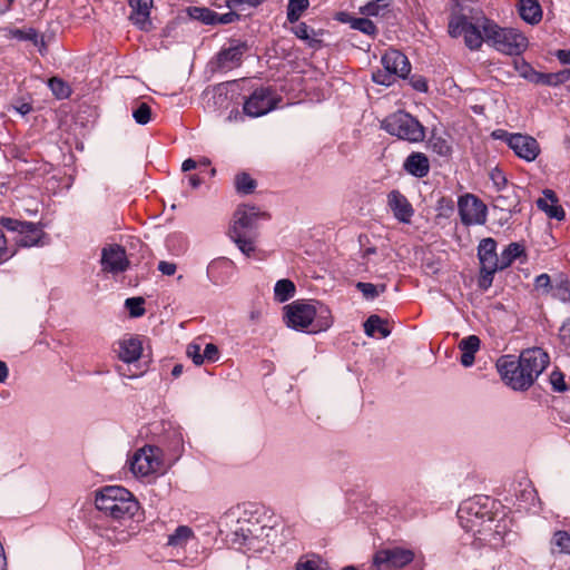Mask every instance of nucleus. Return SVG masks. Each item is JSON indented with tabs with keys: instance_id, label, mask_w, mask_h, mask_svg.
<instances>
[{
	"instance_id": "64",
	"label": "nucleus",
	"mask_w": 570,
	"mask_h": 570,
	"mask_svg": "<svg viewBox=\"0 0 570 570\" xmlns=\"http://www.w3.org/2000/svg\"><path fill=\"white\" fill-rule=\"evenodd\" d=\"M491 136L494 139L502 140V141L507 142V145L510 147L512 144V139L514 137H517V134L508 132L504 129H495L492 131Z\"/></svg>"
},
{
	"instance_id": "18",
	"label": "nucleus",
	"mask_w": 570,
	"mask_h": 570,
	"mask_svg": "<svg viewBox=\"0 0 570 570\" xmlns=\"http://www.w3.org/2000/svg\"><path fill=\"white\" fill-rule=\"evenodd\" d=\"M382 66L394 76L405 79L411 72L407 57L396 49H389L381 58Z\"/></svg>"
},
{
	"instance_id": "34",
	"label": "nucleus",
	"mask_w": 570,
	"mask_h": 570,
	"mask_svg": "<svg viewBox=\"0 0 570 570\" xmlns=\"http://www.w3.org/2000/svg\"><path fill=\"white\" fill-rule=\"evenodd\" d=\"M519 205L520 199L514 190L511 194L499 195L493 200L494 209L507 210L510 215L519 213L521 210Z\"/></svg>"
},
{
	"instance_id": "21",
	"label": "nucleus",
	"mask_w": 570,
	"mask_h": 570,
	"mask_svg": "<svg viewBox=\"0 0 570 570\" xmlns=\"http://www.w3.org/2000/svg\"><path fill=\"white\" fill-rule=\"evenodd\" d=\"M510 148L519 158L525 161H533L540 154L538 141L529 135L517 134V137L512 139Z\"/></svg>"
},
{
	"instance_id": "23",
	"label": "nucleus",
	"mask_w": 570,
	"mask_h": 570,
	"mask_svg": "<svg viewBox=\"0 0 570 570\" xmlns=\"http://www.w3.org/2000/svg\"><path fill=\"white\" fill-rule=\"evenodd\" d=\"M403 169L416 178H423L430 173V161L425 154L411 153L403 163Z\"/></svg>"
},
{
	"instance_id": "50",
	"label": "nucleus",
	"mask_w": 570,
	"mask_h": 570,
	"mask_svg": "<svg viewBox=\"0 0 570 570\" xmlns=\"http://www.w3.org/2000/svg\"><path fill=\"white\" fill-rule=\"evenodd\" d=\"M481 341L476 335H469L462 338L459 343L461 352H469L475 354L480 348Z\"/></svg>"
},
{
	"instance_id": "37",
	"label": "nucleus",
	"mask_w": 570,
	"mask_h": 570,
	"mask_svg": "<svg viewBox=\"0 0 570 570\" xmlns=\"http://www.w3.org/2000/svg\"><path fill=\"white\" fill-rule=\"evenodd\" d=\"M295 284L291 279H279L274 287V297L277 302L284 303L291 299L295 295Z\"/></svg>"
},
{
	"instance_id": "47",
	"label": "nucleus",
	"mask_w": 570,
	"mask_h": 570,
	"mask_svg": "<svg viewBox=\"0 0 570 570\" xmlns=\"http://www.w3.org/2000/svg\"><path fill=\"white\" fill-rule=\"evenodd\" d=\"M132 117L139 125H146L151 119V108L146 102H140L134 110Z\"/></svg>"
},
{
	"instance_id": "25",
	"label": "nucleus",
	"mask_w": 570,
	"mask_h": 570,
	"mask_svg": "<svg viewBox=\"0 0 570 570\" xmlns=\"http://www.w3.org/2000/svg\"><path fill=\"white\" fill-rule=\"evenodd\" d=\"M142 343L138 336H130L119 341L118 357L125 363H132L140 358Z\"/></svg>"
},
{
	"instance_id": "15",
	"label": "nucleus",
	"mask_w": 570,
	"mask_h": 570,
	"mask_svg": "<svg viewBox=\"0 0 570 570\" xmlns=\"http://www.w3.org/2000/svg\"><path fill=\"white\" fill-rule=\"evenodd\" d=\"M264 532V527L258 523H253L249 520H237L235 529L230 533V541L233 544H238L240 548L247 550L261 549V535Z\"/></svg>"
},
{
	"instance_id": "31",
	"label": "nucleus",
	"mask_w": 570,
	"mask_h": 570,
	"mask_svg": "<svg viewBox=\"0 0 570 570\" xmlns=\"http://www.w3.org/2000/svg\"><path fill=\"white\" fill-rule=\"evenodd\" d=\"M292 32L301 40L307 42V45L313 49H318L322 46V40L315 38L322 36L324 31L322 29L314 30L305 22H299L295 27L292 28Z\"/></svg>"
},
{
	"instance_id": "2",
	"label": "nucleus",
	"mask_w": 570,
	"mask_h": 570,
	"mask_svg": "<svg viewBox=\"0 0 570 570\" xmlns=\"http://www.w3.org/2000/svg\"><path fill=\"white\" fill-rule=\"evenodd\" d=\"M261 214L256 207L237 208L228 235L238 249L249 257L256 249L257 222Z\"/></svg>"
},
{
	"instance_id": "12",
	"label": "nucleus",
	"mask_w": 570,
	"mask_h": 570,
	"mask_svg": "<svg viewBox=\"0 0 570 570\" xmlns=\"http://www.w3.org/2000/svg\"><path fill=\"white\" fill-rule=\"evenodd\" d=\"M278 99L271 87H259L247 97L243 104V111L248 117H261L277 107Z\"/></svg>"
},
{
	"instance_id": "43",
	"label": "nucleus",
	"mask_w": 570,
	"mask_h": 570,
	"mask_svg": "<svg viewBox=\"0 0 570 570\" xmlns=\"http://www.w3.org/2000/svg\"><path fill=\"white\" fill-rule=\"evenodd\" d=\"M48 87L50 88L52 95L57 99H67L71 95L70 86L58 77H52L48 80Z\"/></svg>"
},
{
	"instance_id": "4",
	"label": "nucleus",
	"mask_w": 570,
	"mask_h": 570,
	"mask_svg": "<svg viewBox=\"0 0 570 570\" xmlns=\"http://www.w3.org/2000/svg\"><path fill=\"white\" fill-rule=\"evenodd\" d=\"M515 365L509 366L520 368L521 375L514 377L511 383L514 391H527L549 365L550 357L541 347H532L522 351Z\"/></svg>"
},
{
	"instance_id": "61",
	"label": "nucleus",
	"mask_w": 570,
	"mask_h": 570,
	"mask_svg": "<svg viewBox=\"0 0 570 570\" xmlns=\"http://www.w3.org/2000/svg\"><path fill=\"white\" fill-rule=\"evenodd\" d=\"M559 338L564 346L570 347V317L561 325L559 330Z\"/></svg>"
},
{
	"instance_id": "59",
	"label": "nucleus",
	"mask_w": 570,
	"mask_h": 570,
	"mask_svg": "<svg viewBox=\"0 0 570 570\" xmlns=\"http://www.w3.org/2000/svg\"><path fill=\"white\" fill-rule=\"evenodd\" d=\"M436 209L443 215L449 216L454 212V202L451 197H441L438 200Z\"/></svg>"
},
{
	"instance_id": "29",
	"label": "nucleus",
	"mask_w": 570,
	"mask_h": 570,
	"mask_svg": "<svg viewBox=\"0 0 570 570\" xmlns=\"http://www.w3.org/2000/svg\"><path fill=\"white\" fill-rule=\"evenodd\" d=\"M518 361L512 355H503L501 356L497 362V368L501 375V379L503 382L510 386L512 390H514V386L512 385L511 381L519 375H521L520 368H513L509 365H515Z\"/></svg>"
},
{
	"instance_id": "57",
	"label": "nucleus",
	"mask_w": 570,
	"mask_h": 570,
	"mask_svg": "<svg viewBox=\"0 0 570 570\" xmlns=\"http://www.w3.org/2000/svg\"><path fill=\"white\" fill-rule=\"evenodd\" d=\"M188 357H190L195 365H202L205 360L203 358V352L200 345L191 343L187 346L186 351Z\"/></svg>"
},
{
	"instance_id": "28",
	"label": "nucleus",
	"mask_w": 570,
	"mask_h": 570,
	"mask_svg": "<svg viewBox=\"0 0 570 570\" xmlns=\"http://www.w3.org/2000/svg\"><path fill=\"white\" fill-rule=\"evenodd\" d=\"M520 17L530 24H537L542 19V9L538 0H520Z\"/></svg>"
},
{
	"instance_id": "44",
	"label": "nucleus",
	"mask_w": 570,
	"mask_h": 570,
	"mask_svg": "<svg viewBox=\"0 0 570 570\" xmlns=\"http://www.w3.org/2000/svg\"><path fill=\"white\" fill-rule=\"evenodd\" d=\"M11 38L20 41H30L33 46H38L39 32L35 28L28 29H12L10 31Z\"/></svg>"
},
{
	"instance_id": "56",
	"label": "nucleus",
	"mask_w": 570,
	"mask_h": 570,
	"mask_svg": "<svg viewBox=\"0 0 570 570\" xmlns=\"http://www.w3.org/2000/svg\"><path fill=\"white\" fill-rule=\"evenodd\" d=\"M514 67L523 78H525L532 82V77H533L532 73L537 72V71L531 67L530 63H528L523 59L514 60Z\"/></svg>"
},
{
	"instance_id": "53",
	"label": "nucleus",
	"mask_w": 570,
	"mask_h": 570,
	"mask_svg": "<svg viewBox=\"0 0 570 570\" xmlns=\"http://www.w3.org/2000/svg\"><path fill=\"white\" fill-rule=\"evenodd\" d=\"M16 254H17V249H14V250L9 249L7 237L3 233V230L0 228V264L8 262Z\"/></svg>"
},
{
	"instance_id": "3",
	"label": "nucleus",
	"mask_w": 570,
	"mask_h": 570,
	"mask_svg": "<svg viewBox=\"0 0 570 570\" xmlns=\"http://www.w3.org/2000/svg\"><path fill=\"white\" fill-rule=\"evenodd\" d=\"M481 27L485 42L504 55L520 56L528 48L527 37L517 29L501 28L485 17L482 18Z\"/></svg>"
},
{
	"instance_id": "19",
	"label": "nucleus",
	"mask_w": 570,
	"mask_h": 570,
	"mask_svg": "<svg viewBox=\"0 0 570 570\" xmlns=\"http://www.w3.org/2000/svg\"><path fill=\"white\" fill-rule=\"evenodd\" d=\"M387 205L394 217L401 223H410L414 215V209L409 199L397 189L387 194Z\"/></svg>"
},
{
	"instance_id": "5",
	"label": "nucleus",
	"mask_w": 570,
	"mask_h": 570,
	"mask_svg": "<svg viewBox=\"0 0 570 570\" xmlns=\"http://www.w3.org/2000/svg\"><path fill=\"white\" fill-rule=\"evenodd\" d=\"M492 503L489 497H474L462 502L458 509L462 528L469 532H481L484 522L493 521Z\"/></svg>"
},
{
	"instance_id": "52",
	"label": "nucleus",
	"mask_w": 570,
	"mask_h": 570,
	"mask_svg": "<svg viewBox=\"0 0 570 570\" xmlns=\"http://www.w3.org/2000/svg\"><path fill=\"white\" fill-rule=\"evenodd\" d=\"M355 286L366 299H375L380 295L379 287L372 283L358 282Z\"/></svg>"
},
{
	"instance_id": "14",
	"label": "nucleus",
	"mask_w": 570,
	"mask_h": 570,
	"mask_svg": "<svg viewBox=\"0 0 570 570\" xmlns=\"http://www.w3.org/2000/svg\"><path fill=\"white\" fill-rule=\"evenodd\" d=\"M414 559V552L410 549L400 547L379 550L373 558L375 570H395L411 563Z\"/></svg>"
},
{
	"instance_id": "1",
	"label": "nucleus",
	"mask_w": 570,
	"mask_h": 570,
	"mask_svg": "<svg viewBox=\"0 0 570 570\" xmlns=\"http://www.w3.org/2000/svg\"><path fill=\"white\" fill-rule=\"evenodd\" d=\"M95 505L115 520L132 519L140 508L134 494L120 485H106L97 490Z\"/></svg>"
},
{
	"instance_id": "8",
	"label": "nucleus",
	"mask_w": 570,
	"mask_h": 570,
	"mask_svg": "<svg viewBox=\"0 0 570 570\" xmlns=\"http://www.w3.org/2000/svg\"><path fill=\"white\" fill-rule=\"evenodd\" d=\"M497 240L492 237L481 239L478 245V258L480 262L478 286L482 291L491 287L494 274L499 271L500 256L497 253Z\"/></svg>"
},
{
	"instance_id": "51",
	"label": "nucleus",
	"mask_w": 570,
	"mask_h": 570,
	"mask_svg": "<svg viewBox=\"0 0 570 570\" xmlns=\"http://www.w3.org/2000/svg\"><path fill=\"white\" fill-rule=\"evenodd\" d=\"M549 380L554 392H564L568 390V386L564 382V374L561 371L554 370L550 374Z\"/></svg>"
},
{
	"instance_id": "54",
	"label": "nucleus",
	"mask_w": 570,
	"mask_h": 570,
	"mask_svg": "<svg viewBox=\"0 0 570 570\" xmlns=\"http://www.w3.org/2000/svg\"><path fill=\"white\" fill-rule=\"evenodd\" d=\"M295 570H323V568L320 558H301L295 566Z\"/></svg>"
},
{
	"instance_id": "58",
	"label": "nucleus",
	"mask_w": 570,
	"mask_h": 570,
	"mask_svg": "<svg viewBox=\"0 0 570 570\" xmlns=\"http://www.w3.org/2000/svg\"><path fill=\"white\" fill-rule=\"evenodd\" d=\"M266 0H226V7L230 10L235 8H239L244 4L248 6L249 8H257L261 4H263Z\"/></svg>"
},
{
	"instance_id": "20",
	"label": "nucleus",
	"mask_w": 570,
	"mask_h": 570,
	"mask_svg": "<svg viewBox=\"0 0 570 570\" xmlns=\"http://www.w3.org/2000/svg\"><path fill=\"white\" fill-rule=\"evenodd\" d=\"M234 262L226 257L214 259L207 267V276L215 285L226 284L234 276Z\"/></svg>"
},
{
	"instance_id": "46",
	"label": "nucleus",
	"mask_w": 570,
	"mask_h": 570,
	"mask_svg": "<svg viewBox=\"0 0 570 570\" xmlns=\"http://www.w3.org/2000/svg\"><path fill=\"white\" fill-rule=\"evenodd\" d=\"M142 297H130L125 301V306L131 317H140L146 313Z\"/></svg>"
},
{
	"instance_id": "38",
	"label": "nucleus",
	"mask_w": 570,
	"mask_h": 570,
	"mask_svg": "<svg viewBox=\"0 0 570 570\" xmlns=\"http://www.w3.org/2000/svg\"><path fill=\"white\" fill-rule=\"evenodd\" d=\"M234 186L238 194L249 195L255 191L257 181L249 174L243 171L235 176Z\"/></svg>"
},
{
	"instance_id": "17",
	"label": "nucleus",
	"mask_w": 570,
	"mask_h": 570,
	"mask_svg": "<svg viewBox=\"0 0 570 570\" xmlns=\"http://www.w3.org/2000/svg\"><path fill=\"white\" fill-rule=\"evenodd\" d=\"M128 6L131 9L129 20L141 31H149L153 29L150 19L154 0H128Z\"/></svg>"
},
{
	"instance_id": "9",
	"label": "nucleus",
	"mask_w": 570,
	"mask_h": 570,
	"mask_svg": "<svg viewBox=\"0 0 570 570\" xmlns=\"http://www.w3.org/2000/svg\"><path fill=\"white\" fill-rule=\"evenodd\" d=\"M163 451L155 445H145L137 450L130 460V470L135 475L147 476L163 470Z\"/></svg>"
},
{
	"instance_id": "24",
	"label": "nucleus",
	"mask_w": 570,
	"mask_h": 570,
	"mask_svg": "<svg viewBox=\"0 0 570 570\" xmlns=\"http://www.w3.org/2000/svg\"><path fill=\"white\" fill-rule=\"evenodd\" d=\"M543 197L537 200V207L544 212L549 218L563 220L566 217L564 209L558 204V197L551 189L543 190Z\"/></svg>"
},
{
	"instance_id": "55",
	"label": "nucleus",
	"mask_w": 570,
	"mask_h": 570,
	"mask_svg": "<svg viewBox=\"0 0 570 570\" xmlns=\"http://www.w3.org/2000/svg\"><path fill=\"white\" fill-rule=\"evenodd\" d=\"M490 178L498 191L503 190L508 185V179H507L504 173L499 168H494L491 171Z\"/></svg>"
},
{
	"instance_id": "22",
	"label": "nucleus",
	"mask_w": 570,
	"mask_h": 570,
	"mask_svg": "<svg viewBox=\"0 0 570 570\" xmlns=\"http://www.w3.org/2000/svg\"><path fill=\"white\" fill-rule=\"evenodd\" d=\"M248 50L246 41H235L234 45L226 49H222L217 55V63L219 68H233L239 66L244 53Z\"/></svg>"
},
{
	"instance_id": "41",
	"label": "nucleus",
	"mask_w": 570,
	"mask_h": 570,
	"mask_svg": "<svg viewBox=\"0 0 570 570\" xmlns=\"http://www.w3.org/2000/svg\"><path fill=\"white\" fill-rule=\"evenodd\" d=\"M428 145L429 148L439 156L449 157L452 154V146L450 142L435 132H432Z\"/></svg>"
},
{
	"instance_id": "36",
	"label": "nucleus",
	"mask_w": 570,
	"mask_h": 570,
	"mask_svg": "<svg viewBox=\"0 0 570 570\" xmlns=\"http://www.w3.org/2000/svg\"><path fill=\"white\" fill-rule=\"evenodd\" d=\"M552 297L562 302H570V279L564 274H558L553 278Z\"/></svg>"
},
{
	"instance_id": "27",
	"label": "nucleus",
	"mask_w": 570,
	"mask_h": 570,
	"mask_svg": "<svg viewBox=\"0 0 570 570\" xmlns=\"http://www.w3.org/2000/svg\"><path fill=\"white\" fill-rule=\"evenodd\" d=\"M527 261L525 247L521 243H510L500 255L499 271L510 267L515 259L522 258Z\"/></svg>"
},
{
	"instance_id": "11",
	"label": "nucleus",
	"mask_w": 570,
	"mask_h": 570,
	"mask_svg": "<svg viewBox=\"0 0 570 570\" xmlns=\"http://www.w3.org/2000/svg\"><path fill=\"white\" fill-rule=\"evenodd\" d=\"M283 309L284 322L289 328L311 334L312 324L315 317L313 303L297 299L284 306Z\"/></svg>"
},
{
	"instance_id": "49",
	"label": "nucleus",
	"mask_w": 570,
	"mask_h": 570,
	"mask_svg": "<svg viewBox=\"0 0 570 570\" xmlns=\"http://www.w3.org/2000/svg\"><path fill=\"white\" fill-rule=\"evenodd\" d=\"M534 288L537 291H541L542 294H551L553 292V279L551 277L543 273L535 277L534 279Z\"/></svg>"
},
{
	"instance_id": "16",
	"label": "nucleus",
	"mask_w": 570,
	"mask_h": 570,
	"mask_svg": "<svg viewBox=\"0 0 570 570\" xmlns=\"http://www.w3.org/2000/svg\"><path fill=\"white\" fill-rule=\"evenodd\" d=\"M100 264L104 272L111 274L122 273L129 267L126 250L118 244L102 248Z\"/></svg>"
},
{
	"instance_id": "35",
	"label": "nucleus",
	"mask_w": 570,
	"mask_h": 570,
	"mask_svg": "<svg viewBox=\"0 0 570 570\" xmlns=\"http://www.w3.org/2000/svg\"><path fill=\"white\" fill-rule=\"evenodd\" d=\"M186 13L190 19L206 26H215L217 18V12L206 7H188Z\"/></svg>"
},
{
	"instance_id": "13",
	"label": "nucleus",
	"mask_w": 570,
	"mask_h": 570,
	"mask_svg": "<svg viewBox=\"0 0 570 570\" xmlns=\"http://www.w3.org/2000/svg\"><path fill=\"white\" fill-rule=\"evenodd\" d=\"M461 223L464 226L484 225L488 216L487 205L473 194H464L458 199Z\"/></svg>"
},
{
	"instance_id": "39",
	"label": "nucleus",
	"mask_w": 570,
	"mask_h": 570,
	"mask_svg": "<svg viewBox=\"0 0 570 570\" xmlns=\"http://www.w3.org/2000/svg\"><path fill=\"white\" fill-rule=\"evenodd\" d=\"M308 0H288L286 19L289 23H296L302 14L308 9Z\"/></svg>"
},
{
	"instance_id": "10",
	"label": "nucleus",
	"mask_w": 570,
	"mask_h": 570,
	"mask_svg": "<svg viewBox=\"0 0 570 570\" xmlns=\"http://www.w3.org/2000/svg\"><path fill=\"white\" fill-rule=\"evenodd\" d=\"M448 29L452 38L463 36L464 43L470 50H479L482 43L485 42L481 23L475 24L463 14L451 19Z\"/></svg>"
},
{
	"instance_id": "7",
	"label": "nucleus",
	"mask_w": 570,
	"mask_h": 570,
	"mask_svg": "<svg viewBox=\"0 0 570 570\" xmlns=\"http://www.w3.org/2000/svg\"><path fill=\"white\" fill-rule=\"evenodd\" d=\"M0 226L17 234L13 240L18 247L43 246L46 244L43 239L48 237L41 225L32 222L1 216Z\"/></svg>"
},
{
	"instance_id": "62",
	"label": "nucleus",
	"mask_w": 570,
	"mask_h": 570,
	"mask_svg": "<svg viewBox=\"0 0 570 570\" xmlns=\"http://www.w3.org/2000/svg\"><path fill=\"white\" fill-rule=\"evenodd\" d=\"M410 85L412 86V88L419 92H426L429 87H428V81L426 79L423 77V76H413L410 78Z\"/></svg>"
},
{
	"instance_id": "48",
	"label": "nucleus",
	"mask_w": 570,
	"mask_h": 570,
	"mask_svg": "<svg viewBox=\"0 0 570 570\" xmlns=\"http://www.w3.org/2000/svg\"><path fill=\"white\" fill-rule=\"evenodd\" d=\"M396 76H394L391 71L383 69H377L372 73V80L382 86H391L394 83Z\"/></svg>"
},
{
	"instance_id": "33",
	"label": "nucleus",
	"mask_w": 570,
	"mask_h": 570,
	"mask_svg": "<svg viewBox=\"0 0 570 570\" xmlns=\"http://www.w3.org/2000/svg\"><path fill=\"white\" fill-rule=\"evenodd\" d=\"M364 332L367 336L373 337L377 332L382 337H387L391 334V330L387 326V322L381 318L379 315H370L364 323Z\"/></svg>"
},
{
	"instance_id": "30",
	"label": "nucleus",
	"mask_w": 570,
	"mask_h": 570,
	"mask_svg": "<svg viewBox=\"0 0 570 570\" xmlns=\"http://www.w3.org/2000/svg\"><path fill=\"white\" fill-rule=\"evenodd\" d=\"M532 75H533V77H532L533 83H540V85L552 86V87L560 86V85L567 82L568 80H570V69H563L558 72H550V73L537 71V72H533Z\"/></svg>"
},
{
	"instance_id": "40",
	"label": "nucleus",
	"mask_w": 570,
	"mask_h": 570,
	"mask_svg": "<svg viewBox=\"0 0 570 570\" xmlns=\"http://www.w3.org/2000/svg\"><path fill=\"white\" fill-rule=\"evenodd\" d=\"M193 530L187 525H179L168 535L167 546L183 548L193 537Z\"/></svg>"
},
{
	"instance_id": "45",
	"label": "nucleus",
	"mask_w": 570,
	"mask_h": 570,
	"mask_svg": "<svg viewBox=\"0 0 570 570\" xmlns=\"http://www.w3.org/2000/svg\"><path fill=\"white\" fill-rule=\"evenodd\" d=\"M351 27L367 36H375L377 33L376 26L367 18H354L352 20Z\"/></svg>"
},
{
	"instance_id": "26",
	"label": "nucleus",
	"mask_w": 570,
	"mask_h": 570,
	"mask_svg": "<svg viewBox=\"0 0 570 570\" xmlns=\"http://www.w3.org/2000/svg\"><path fill=\"white\" fill-rule=\"evenodd\" d=\"M315 317L312 324L311 334L328 330L333 325V316L330 307L322 302H313Z\"/></svg>"
},
{
	"instance_id": "63",
	"label": "nucleus",
	"mask_w": 570,
	"mask_h": 570,
	"mask_svg": "<svg viewBox=\"0 0 570 570\" xmlns=\"http://www.w3.org/2000/svg\"><path fill=\"white\" fill-rule=\"evenodd\" d=\"M240 16L236 13L235 11H229L224 14L217 13V18L215 19V26L216 24H229L237 20H239Z\"/></svg>"
},
{
	"instance_id": "42",
	"label": "nucleus",
	"mask_w": 570,
	"mask_h": 570,
	"mask_svg": "<svg viewBox=\"0 0 570 570\" xmlns=\"http://www.w3.org/2000/svg\"><path fill=\"white\" fill-rule=\"evenodd\" d=\"M390 6L391 0H373L362 7L361 11L370 17H384L386 12H390Z\"/></svg>"
},
{
	"instance_id": "60",
	"label": "nucleus",
	"mask_w": 570,
	"mask_h": 570,
	"mask_svg": "<svg viewBox=\"0 0 570 570\" xmlns=\"http://www.w3.org/2000/svg\"><path fill=\"white\" fill-rule=\"evenodd\" d=\"M203 358L208 362H216L219 358L218 347L213 343L206 344L203 351Z\"/></svg>"
},
{
	"instance_id": "6",
	"label": "nucleus",
	"mask_w": 570,
	"mask_h": 570,
	"mask_svg": "<svg viewBox=\"0 0 570 570\" xmlns=\"http://www.w3.org/2000/svg\"><path fill=\"white\" fill-rule=\"evenodd\" d=\"M381 128L391 136L409 142H420L425 138L424 126L415 117L403 110L384 118Z\"/></svg>"
},
{
	"instance_id": "32",
	"label": "nucleus",
	"mask_w": 570,
	"mask_h": 570,
	"mask_svg": "<svg viewBox=\"0 0 570 570\" xmlns=\"http://www.w3.org/2000/svg\"><path fill=\"white\" fill-rule=\"evenodd\" d=\"M550 551L552 554L570 556V533L566 530H557L550 540Z\"/></svg>"
}]
</instances>
